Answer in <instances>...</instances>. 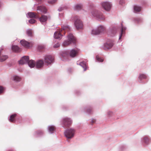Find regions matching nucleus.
Listing matches in <instances>:
<instances>
[{
    "label": "nucleus",
    "mask_w": 151,
    "mask_h": 151,
    "mask_svg": "<svg viewBox=\"0 0 151 151\" xmlns=\"http://www.w3.org/2000/svg\"><path fill=\"white\" fill-rule=\"evenodd\" d=\"M1 51L0 50V54H1Z\"/></svg>",
    "instance_id": "nucleus-48"
},
{
    "label": "nucleus",
    "mask_w": 151,
    "mask_h": 151,
    "mask_svg": "<svg viewBox=\"0 0 151 151\" xmlns=\"http://www.w3.org/2000/svg\"><path fill=\"white\" fill-rule=\"evenodd\" d=\"M20 42L21 45L26 48L32 47L33 44L32 42H29L24 39L21 40Z\"/></svg>",
    "instance_id": "nucleus-7"
},
{
    "label": "nucleus",
    "mask_w": 151,
    "mask_h": 151,
    "mask_svg": "<svg viewBox=\"0 0 151 151\" xmlns=\"http://www.w3.org/2000/svg\"><path fill=\"white\" fill-rule=\"evenodd\" d=\"M91 34L93 35H96L99 34L97 28L93 29L91 31Z\"/></svg>",
    "instance_id": "nucleus-27"
},
{
    "label": "nucleus",
    "mask_w": 151,
    "mask_h": 151,
    "mask_svg": "<svg viewBox=\"0 0 151 151\" xmlns=\"http://www.w3.org/2000/svg\"><path fill=\"white\" fill-rule=\"evenodd\" d=\"M45 47L46 46L45 45L41 44L38 45L37 48L40 51L45 49Z\"/></svg>",
    "instance_id": "nucleus-32"
},
{
    "label": "nucleus",
    "mask_w": 151,
    "mask_h": 151,
    "mask_svg": "<svg viewBox=\"0 0 151 151\" xmlns=\"http://www.w3.org/2000/svg\"><path fill=\"white\" fill-rule=\"evenodd\" d=\"M68 40L64 41L63 43L64 46H66L69 45L71 43L75 44L76 42V39L73 35L71 33L68 34Z\"/></svg>",
    "instance_id": "nucleus-3"
},
{
    "label": "nucleus",
    "mask_w": 151,
    "mask_h": 151,
    "mask_svg": "<svg viewBox=\"0 0 151 151\" xmlns=\"http://www.w3.org/2000/svg\"><path fill=\"white\" fill-rule=\"evenodd\" d=\"M62 35L59 32H56L54 33V37L55 39H60L62 37Z\"/></svg>",
    "instance_id": "nucleus-18"
},
{
    "label": "nucleus",
    "mask_w": 151,
    "mask_h": 151,
    "mask_svg": "<svg viewBox=\"0 0 151 151\" xmlns=\"http://www.w3.org/2000/svg\"><path fill=\"white\" fill-rule=\"evenodd\" d=\"M78 52V50L77 49H72L70 52L64 51L61 53V57L65 59H66L69 56L71 58H74L77 56Z\"/></svg>",
    "instance_id": "nucleus-1"
},
{
    "label": "nucleus",
    "mask_w": 151,
    "mask_h": 151,
    "mask_svg": "<svg viewBox=\"0 0 151 151\" xmlns=\"http://www.w3.org/2000/svg\"><path fill=\"white\" fill-rule=\"evenodd\" d=\"M12 50L15 52H19L20 51V49L17 45H13L12 46Z\"/></svg>",
    "instance_id": "nucleus-22"
},
{
    "label": "nucleus",
    "mask_w": 151,
    "mask_h": 151,
    "mask_svg": "<svg viewBox=\"0 0 151 151\" xmlns=\"http://www.w3.org/2000/svg\"><path fill=\"white\" fill-rule=\"evenodd\" d=\"M12 79L16 82H18L20 81L21 78L17 76H14L13 77Z\"/></svg>",
    "instance_id": "nucleus-33"
},
{
    "label": "nucleus",
    "mask_w": 151,
    "mask_h": 151,
    "mask_svg": "<svg viewBox=\"0 0 151 151\" xmlns=\"http://www.w3.org/2000/svg\"><path fill=\"white\" fill-rule=\"evenodd\" d=\"M117 28L116 27H113L108 32V34L111 36H114L117 30Z\"/></svg>",
    "instance_id": "nucleus-12"
},
{
    "label": "nucleus",
    "mask_w": 151,
    "mask_h": 151,
    "mask_svg": "<svg viewBox=\"0 0 151 151\" xmlns=\"http://www.w3.org/2000/svg\"><path fill=\"white\" fill-rule=\"evenodd\" d=\"M91 14L92 17L99 21H104L105 19V17L102 13L96 9H92L91 12Z\"/></svg>",
    "instance_id": "nucleus-2"
},
{
    "label": "nucleus",
    "mask_w": 151,
    "mask_h": 151,
    "mask_svg": "<svg viewBox=\"0 0 151 151\" xmlns=\"http://www.w3.org/2000/svg\"><path fill=\"white\" fill-rule=\"evenodd\" d=\"M62 29L64 30V31H66L69 29V28L68 26H65L62 27Z\"/></svg>",
    "instance_id": "nucleus-38"
},
{
    "label": "nucleus",
    "mask_w": 151,
    "mask_h": 151,
    "mask_svg": "<svg viewBox=\"0 0 151 151\" xmlns=\"http://www.w3.org/2000/svg\"><path fill=\"white\" fill-rule=\"evenodd\" d=\"M97 29L99 34L102 33L104 32L105 30V27L102 25H99L97 27Z\"/></svg>",
    "instance_id": "nucleus-16"
},
{
    "label": "nucleus",
    "mask_w": 151,
    "mask_h": 151,
    "mask_svg": "<svg viewBox=\"0 0 151 151\" xmlns=\"http://www.w3.org/2000/svg\"><path fill=\"white\" fill-rule=\"evenodd\" d=\"M37 10L40 11L42 13H45L47 12V10L45 6H38L37 7Z\"/></svg>",
    "instance_id": "nucleus-17"
},
{
    "label": "nucleus",
    "mask_w": 151,
    "mask_h": 151,
    "mask_svg": "<svg viewBox=\"0 0 151 151\" xmlns=\"http://www.w3.org/2000/svg\"><path fill=\"white\" fill-rule=\"evenodd\" d=\"M3 91V88L1 86H0V93H2Z\"/></svg>",
    "instance_id": "nucleus-46"
},
{
    "label": "nucleus",
    "mask_w": 151,
    "mask_h": 151,
    "mask_svg": "<svg viewBox=\"0 0 151 151\" xmlns=\"http://www.w3.org/2000/svg\"><path fill=\"white\" fill-rule=\"evenodd\" d=\"M124 3V0H120L119 3V4L121 5L123 4Z\"/></svg>",
    "instance_id": "nucleus-45"
},
{
    "label": "nucleus",
    "mask_w": 151,
    "mask_h": 151,
    "mask_svg": "<svg viewBox=\"0 0 151 151\" xmlns=\"http://www.w3.org/2000/svg\"><path fill=\"white\" fill-rule=\"evenodd\" d=\"M44 133V132L41 130H38L35 132V134L38 136H41L43 135Z\"/></svg>",
    "instance_id": "nucleus-30"
},
{
    "label": "nucleus",
    "mask_w": 151,
    "mask_h": 151,
    "mask_svg": "<svg viewBox=\"0 0 151 151\" xmlns=\"http://www.w3.org/2000/svg\"><path fill=\"white\" fill-rule=\"evenodd\" d=\"M26 34L29 37L32 36V32L31 29H28L26 31Z\"/></svg>",
    "instance_id": "nucleus-34"
},
{
    "label": "nucleus",
    "mask_w": 151,
    "mask_h": 151,
    "mask_svg": "<svg viewBox=\"0 0 151 151\" xmlns=\"http://www.w3.org/2000/svg\"><path fill=\"white\" fill-rule=\"evenodd\" d=\"M39 19L40 21L42 24L45 25L46 24V22L47 19V16L42 15Z\"/></svg>",
    "instance_id": "nucleus-13"
},
{
    "label": "nucleus",
    "mask_w": 151,
    "mask_h": 151,
    "mask_svg": "<svg viewBox=\"0 0 151 151\" xmlns=\"http://www.w3.org/2000/svg\"><path fill=\"white\" fill-rule=\"evenodd\" d=\"M35 20L33 19H30L29 20V22L31 24H34L35 23Z\"/></svg>",
    "instance_id": "nucleus-40"
},
{
    "label": "nucleus",
    "mask_w": 151,
    "mask_h": 151,
    "mask_svg": "<svg viewBox=\"0 0 151 151\" xmlns=\"http://www.w3.org/2000/svg\"><path fill=\"white\" fill-rule=\"evenodd\" d=\"M142 140L143 142H149L150 140V137L147 136H144L142 139Z\"/></svg>",
    "instance_id": "nucleus-31"
},
{
    "label": "nucleus",
    "mask_w": 151,
    "mask_h": 151,
    "mask_svg": "<svg viewBox=\"0 0 151 151\" xmlns=\"http://www.w3.org/2000/svg\"><path fill=\"white\" fill-rule=\"evenodd\" d=\"M27 17L29 18H34L35 19H38L39 18V16L35 14L33 12H29L27 14Z\"/></svg>",
    "instance_id": "nucleus-14"
},
{
    "label": "nucleus",
    "mask_w": 151,
    "mask_h": 151,
    "mask_svg": "<svg viewBox=\"0 0 151 151\" xmlns=\"http://www.w3.org/2000/svg\"><path fill=\"white\" fill-rule=\"evenodd\" d=\"M74 25L78 30L82 29L83 28V23L78 18H77L75 20Z\"/></svg>",
    "instance_id": "nucleus-5"
},
{
    "label": "nucleus",
    "mask_w": 151,
    "mask_h": 151,
    "mask_svg": "<svg viewBox=\"0 0 151 151\" xmlns=\"http://www.w3.org/2000/svg\"><path fill=\"white\" fill-rule=\"evenodd\" d=\"M17 116L16 114H13L11 115L9 119V121L11 122H13L14 120V118Z\"/></svg>",
    "instance_id": "nucleus-28"
},
{
    "label": "nucleus",
    "mask_w": 151,
    "mask_h": 151,
    "mask_svg": "<svg viewBox=\"0 0 151 151\" xmlns=\"http://www.w3.org/2000/svg\"><path fill=\"white\" fill-rule=\"evenodd\" d=\"M54 58L51 55L46 56L44 57V61L47 65H50L52 62Z\"/></svg>",
    "instance_id": "nucleus-9"
},
{
    "label": "nucleus",
    "mask_w": 151,
    "mask_h": 151,
    "mask_svg": "<svg viewBox=\"0 0 151 151\" xmlns=\"http://www.w3.org/2000/svg\"><path fill=\"white\" fill-rule=\"evenodd\" d=\"M134 11L135 13L139 12L141 9V7L137 5L134 6Z\"/></svg>",
    "instance_id": "nucleus-23"
},
{
    "label": "nucleus",
    "mask_w": 151,
    "mask_h": 151,
    "mask_svg": "<svg viewBox=\"0 0 151 151\" xmlns=\"http://www.w3.org/2000/svg\"><path fill=\"white\" fill-rule=\"evenodd\" d=\"M60 44L59 43L57 42L56 44L54 45L53 47L55 48L58 47L60 46Z\"/></svg>",
    "instance_id": "nucleus-39"
},
{
    "label": "nucleus",
    "mask_w": 151,
    "mask_h": 151,
    "mask_svg": "<svg viewBox=\"0 0 151 151\" xmlns=\"http://www.w3.org/2000/svg\"><path fill=\"white\" fill-rule=\"evenodd\" d=\"M59 16L60 17H62L63 16V14H60V13H59Z\"/></svg>",
    "instance_id": "nucleus-47"
},
{
    "label": "nucleus",
    "mask_w": 151,
    "mask_h": 151,
    "mask_svg": "<svg viewBox=\"0 0 151 151\" xmlns=\"http://www.w3.org/2000/svg\"><path fill=\"white\" fill-rule=\"evenodd\" d=\"M72 123V121L70 118L65 117L63 119L62 124L63 127H68Z\"/></svg>",
    "instance_id": "nucleus-8"
},
{
    "label": "nucleus",
    "mask_w": 151,
    "mask_h": 151,
    "mask_svg": "<svg viewBox=\"0 0 151 151\" xmlns=\"http://www.w3.org/2000/svg\"><path fill=\"white\" fill-rule=\"evenodd\" d=\"M113 45V43L112 42H107L104 45V49L107 50L111 48Z\"/></svg>",
    "instance_id": "nucleus-11"
},
{
    "label": "nucleus",
    "mask_w": 151,
    "mask_h": 151,
    "mask_svg": "<svg viewBox=\"0 0 151 151\" xmlns=\"http://www.w3.org/2000/svg\"><path fill=\"white\" fill-rule=\"evenodd\" d=\"M48 132L51 134L53 132L55 129V127L54 126H49L48 127Z\"/></svg>",
    "instance_id": "nucleus-24"
},
{
    "label": "nucleus",
    "mask_w": 151,
    "mask_h": 151,
    "mask_svg": "<svg viewBox=\"0 0 151 151\" xmlns=\"http://www.w3.org/2000/svg\"><path fill=\"white\" fill-rule=\"evenodd\" d=\"M90 122L91 123V124L92 125L96 122V120L95 119H93L91 120V121Z\"/></svg>",
    "instance_id": "nucleus-42"
},
{
    "label": "nucleus",
    "mask_w": 151,
    "mask_h": 151,
    "mask_svg": "<svg viewBox=\"0 0 151 151\" xmlns=\"http://www.w3.org/2000/svg\"><path fill=\"white\" fill-rule=\"evenodd\" d=\"M27 63L28 65L30 68H32L34 67L35 65V61L33 60H29Z\"/></svg>",
    "instance_id": "nucleus-21"
},
{
    "label": "nucleus",
    "mask_w": 151,
    "mask_h": 151,
    "mask_svg": "<svg viewBox=\"0 0 151 151\" xmlns=\"http://www.w3.org/2000/svg\"><path fill=\"white\" fill-rule=\"evenodd\" d=\"M75 132V130L73 129H68L65 132V135L67 139H71L74 136Z\"/></svg>",
    "instance_id": "nucleus-4"
},
{
    "label": "nucleus",
    "mask_w": 151,
    "mask_h": 151,
    "mask_svg": "<svg viewBox=\"0 0 151 151\" xmlns=\"http://www.w3.org/2000/svg\"><path fill=\"white\" fill-rule=\"evenodd\" d=\"M57 0H52L51 1H48V3L49 4H52L55 3Z\"/></svg>",
    "instance_id": "nucleus-41"
},
{
    "label": "nucleus",
    "mask_w": 151,
    "mask_h": 151,
    "mask_svg": "<svg viewBox=\"0 0 151 151\" xmlns=\"http://www.w3.org/2000/svg\"><path fill=\"white\" fill-rule=\"evenodd\" d=\"M96 60H97L98 62H103L104 61V59H103L101 58H100L99 56L97 55L96 56Z\"/></svg>",
    "instance_id": "nucleus-36"
},
{
    "label": "nucleus",
    "mask_w": 151,
    "mask_h": 151,
    "mask_svg": "<svg viewBox=\"0 0 151 151\" xmlns=\"http://www.w3.org/2000/svg\"><path fill=\"white\" fill-rule=\"evenodd\" d=\"M83 7V5L80 4H77L74 6V9L76 10H79L81 9Z\"/></svg>",
    "instance_id": "nucleus-25"
},
{
    "label": "nucleus",
    "mask_w": 151,
    "mask_h": 151,
    "mask_svg": "<svg viewBox=\"0 0 151 151\" xmlns=\"http://www.w3.org/2000/svg\"><path fill=\"white\" fill-rule=\"evenodd\" d=\"M29 60V57L28 56H24L22 57V59L19 61V64L22 65L24 64L27 63Z\"/></svg>",
    "instance_id": "nucleus-10"
},
{
    "label": "nucleus",
    "mask_w": 151,
    "mask_h": 151,
    "mask_svg": "<svg viewBox=\"0 0 151 151\" xmlns=\"http://www.w3.org/2000/svg\"><path fill=\"white\" fill-rule=\"evenodd\" d=\"M107 114L108 117H111L112 116L113 113L112 111H108L107 112Z\"/></svg>",
    "instance_id": "nucleus-37"
},
{
    "label": "nucleus",
    "mask_w": 151,
    "mask_h": 151,
    "mask_svg": "<svg viewBox=\"0 0 151 151\" xmlns=\"http://www.w3.org/2000/svg\"><path fill=\"white\" fill-rule=\"evenodd\" d=\"M102 7L105 10L108 11L110 10L111 6V4L109 2H104L101 3Z\"/></svg>",
    "instance_id": "nucleus-6"
},
{
    "label": "nucleus",
    "mask_w": 151,
    "mask_h": 151,
    "mask_svg": "<svg viewBox=\"0 0 151 151\" xmlns=\"http://www.w3.org/2000/svg\"><path fill=\"white\" fill-rule=\"evenodd\" d=\"M147 77V76L144 74H140L138 77L139 81L141 82L143 79H146Z\"/></svg>",
    "instance_id": "nucleus-19"
},
{
    "label": "nucleus",
    "mask_w": 151,
    "mask_h": 151,
    "mask_svg": "<svg viewBox=\"0 0 151 151\" xmlns=\"http://www.w3.org/2000/svg\"><path fill=\"white\" fill-rule=\"evenodd\" d=\"M8 57L7 55H2L0 56V62H2L6 60Z\"/></svg>",
    "instance_id": "nucleus-26"
},
{
    "label": "nucleus",
    "mask_w": 151,
    "mask_h": 151,
    "mask_svg": "<svg viewBox=\"0 0 151 151\" xmlns=\"http://www.w3.org/2000/svg\"><path fill=\"white\" fill-rule=\"evenodd\" d=\"M79 65L83 67L84 69V71L86 70V63L84 61L81 62L80 63Z\"/></svg>",
    "instance_id": "nucleus-29"
},
{
    "label": "nucleus",
    "mask_w": 151,
    "mask_h": 151,
    "mask_svg": "<svg viewBox=\"0 0 151 151\" xmlns=\"http://www.w3.org/2000/svg\"><path fill=\"white\" fill-rule=\"evenodd\" d=\"M121 25L122 28L120 29L121 32L119 35V40H120L121 38V37L122 36L123 34L124 33V31L126 29V27H123L122 26V24H121Z\"/></svg>",
    "instance_id": "nucleus-20"
},
{
    "label": "nucleus",
    "mask_w": 151,
    "mask_h": 151,
    "mask_svg": "<svg viewBox=\"0 0 151 151\" xmlns=\"http://www.w3.org/2000/svg\"><path fill=\"white\" fill-rule=\"evenodd\" d=\"M44 62L41 60H39L36 61V67L37 68H42Z\"/></svg>",
    "instance_id": "nucleus-15"
},
{
    "label": "nucleus",
    "mask_w": 151,
    "mask_h": 151,
    "mask_svg": "<svg viewBox=\"0 0 151 151\" xmlns=\"http://www.w3.org/2000/svg\"><path fill=\"white\" fill-rule=\"evenodd\" d=\"M135 21L137 23L141 22H142V20L141 19L139 18H137L135 19Z\"/></svg>",
    "instance_id": "nucleus-43"
},
{
    "label": "nucleus",
    "mask_w": 151,
    "mask_h": 151,
    "mask_svg": "<svg viewBox=\"0 0 151 151\" xmlns=\"http://www.w3.org/2000/svg\"><path fill=\"white\" fill-rule=\"evenodd\" d=\"M92 108L91 107H87L85 109L87 112L89 114L91 113L92 112Z\"/></svg>",
    "instance_id": "nucleus-35"
},
{
    "label": "nucleus",
    "mask_w": 151,
    "mask_h": 151,
    "mask_svg": "<svg viewBox=\"0 0 151 151\" xmlns=\"http://www.w3.org/2000/svg\"><path fill=\"white\" fill-rule=\"evenodd\" d=\"M63 9L64 8L63 7H59L58 9V10L59 11V12H61Z\"/></svg>",
    "instance_id": "nucleus-44"
}]
</instances>
